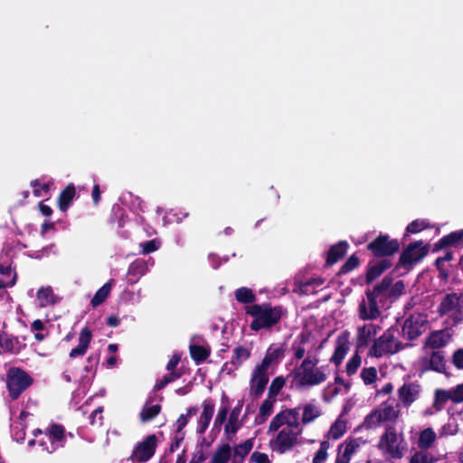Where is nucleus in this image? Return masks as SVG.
<instances>
[{"mask_svg": "<svg viewBox=\"0 0 463 463\" xmlns=\"http://www.w3.org/2000/svg\"><path fill=\"white\" fill-rule=\"evenodd\" d=\"M74 195L75 189L73 186L69 185L65 188V190H63V192L61 194L59 197V207L61 211L65 212L68 209Z\"/></svg>", "mask_w": 463, "mask_h": 463, "instance_id": "obj_43", "label": "nucleus"}, {"mask_svg": "<svg viewBox=\"0 0 463 463\" xmlns=\"http://www.w3.org/2000/svg\"><path fill=\"white\" fill-rule=\"evenodd\" d=\"M361 378L365 384H372L377 380L378 372L375 367L364 368L361 372Z\"/></svg>", "mask_w": 463, "mask_h": 463, "instance_id": "obj_50", "label": "nucleus"}, {"mask_svg": "<svg viewBox=\"0 0 463 463\" xmlns=\"http://www.w3.org/2000/svg\"><path fill=\"white\" fill-rule=\"evenodd\" d=\"M427 253L428 250L421 242L411 243L402 253L400 263L404 267H411L421 260Z\"/></svg>", "mask_w": 463, "mask_h": 463, "instance_id": "obj_17", "label": "nucleus"}, {"mask_svg": "<svg viewBox=\"0 0 463 463\" xmlns=\"http://www.w3.org/2000/svg\"><path fill=\"white\" fill-rule=\"evenodd\" d=\"M277 402V399H273L271 397H267L261 403L259 413L256 416V422L259 424H261L265 422L268 418L273 413L274 411V405Z\"/></svg>", "mask_w": 463, "mask_h": 463, "instance_id": "obj_31", "label": "nucleus"}, {"mask_svg": "<svg viewBox=\"0 0 463 463\" xmlns=\"http://www.w3.org/2000/svg\"><path fill=\"white\" fill-rule=\"evenodd\" d=\"M190 354L195 363L201 364L210 355V349L206 345L194 344L190 345Z\"/></svg>", "mask_w": 463, "mask_h": 463, "instance_id": "obj_38", "label": "nucleus"}, {"mask_svg": "<svg viewBox=\"0 0 463 463\" xmlns=\"http://www.w3.org/2000/svg\"><path fill=\"white\" fill-rule=\"evenodd\" d=\"M436 439V432L431 428H427L420 431L418 439V446L421 449H427L432 446Z\"/></svg>", "mask_w": 463, "mask_h": 463, "instance_id": "obj_36", "label": "nucleus"}, {"mask_svg": "<svg viewBox=\"0 0 463 463\" xmlns=\"http://www.w3.org/2000/svg\"><path fill=\"white\" fill-rule=\"evenodd\" d=\"M323 284H324V279H313L311 281H308L306 284H304L302 288H301V290H302V292L307 294V293L313 292L312 290L316 287L322 286Z\"/></svg>", "mask_w": 463, "mask_h": 463, "instance_id": "obj_56", "label": "nucleus"}, {"mask_svg": "<svg viewBox=\"0 0 463 463\" xmlns=\"http://www.w3.org/2000/svg\"><path fill=\"white\" fill-rule=\"evenodd\" d=\"M33 434L34 436H37V434L43 435L39 440V445L48 453H52L56 449L62 448L67 439L64 428L56 424L50 426L44 433L41 430H35Z\"/></svg>", "mask_w": 463, "mask_h": 463, "instance_id": "obj_8", "label": "nucleus"}, {"mask_svg": "<svg viewBox=\"0 0 463 463\" xmlns=\"http://www.w3.org/2000/svg\"><path fill=\"white\" fill-rule=\"evenodd\" d=\"M157 445L156 435H148L142 441L137 443L132 452V458L135 461L146 462L155 454Z\"/></svg>", "mask_w": 463, "mask_h": 463, "instance_id": "obj_14", "label": "nucleus"}, {"mask_svg": "<svg viewBox=\"0 0 463 463\" xmlns=\"http://www.w3.org/2000/svg\"><path fill=\"white\" fill-rule=\"evenodd\" d=\"M227 413H228L227 407H225V406L221 407L216 415V418L214 420V425L221 426L225 421Z\"/></svg>", "mask_w": 463, "mask_h": 463, "instance_id": "obj_60", "label": "nucleus"}, {"mask_svg": "<svg viewBox=\"0 0 463 463\" xmlns=\"http://www.w3.org/2000/svg\"><path fill=\"white\" fill-rule=\"evenodd\" d=\"M285 347L281 344L271 345L260 362V364L269 369L272 365L277 364L284 357Z\"/></svg>", "mask_w": 463, "mask_h": 463, "instance_id": "obj_24", "label": "nucleus"}, {"mask_svg": "<svg viewBox=\"0 0 463 463\" xmlns=\"http://www.w3.org/2000/svg\"><path fill=\"white\" fill-rule=\"evenodd\" d=\"M398 335V328L390 327L374 341L373 345L369 349L368 354L373 357H382L397 353L402 348Z\"/></svg>", "mask_w": 463, "mask_h": 463, "instance_id": "obj_6", "label": "nucleus"}, {"mask_svg": "<svg viewBox=\"0 0 463 463\" xmlns=\"http://www.w3.org/2000/svg\"><path fill=\"white\" fill-rule=\"evenodd\" d=\"M313 344L310 341L309 336L302 335L298 341H296L292 349L294 358L300 360L304 358L305 354H315L312 352Z\"/></svg>", "mask_w": 463, "mask_h": 463, "instance_id": "obj_25", "label": "nucleus"}, {"mask_svg": "<svg viewBox=\"0 0 463 463\" xmlns=\"http://www.w3.org/2000/svg\"><path fill=\"white\" fill-rule=\"evenodd\" d=\"M383 280H388V289H386V299L387 298H396L400 295H402L404 291V284L402 281L399 280L392 284V279L385 277Z\"/></svg>", "mask_w": 463, "mask_h": 463, "instance_id": "obj_42", "label": "nucleus"}, {"mask_svg": "<svg viewBox=\"0 0 463 463\" xmlns=\"http://www.w3.org/2000/svg\"><path fill=\"white\" fill-rule=\"evenodd\" d=\"M368 249L375 256H389L399 250V242L396 240H389V237L386 235H380L368 244Z\"/></svg>", "mask_w": 463, "mask_h": 463, "instance_id": "obj_16", "label": "nucleus"}, {"mask_svg": "<svg viewBox=\"0 0 463 463\" xmlns=\"http://www.w3.org/2000/svg\"><path fill=\"white\" fill-rule=\"evenodd\" d=\"M15 282V274L10 266H3L0 264V288L11 287Z\"/></svg>", "mask_w": 463, "mask_h": 463, "instance_id": "obj_39", "label": "nucleus"}, {"mask_svg": "<svg viewBox=\"0 0 463 463\" xmlns=\"http://www.w3.org/2000/svg\"><path fill=\"white\" fill-rule=\"evenodd\" d=\"M250 461L252 463H270L269 458L266 453L254 451L250 455Z\"/></svg>", "mask_w": 463, "mask_h": 463, "instance_id": "obj_57", "label": "nucleus"}, {"mask_svg": "<svg viewBox=\"0 0 463 463\" xmlns=\"http://www.w3.org/2000/svg\"><path fill=\"white\" fill-rule=\"evenodd\" d=\"M366 444L367 440L363 438L346 439L338 446L335 463H349Z\"/></svg>", "mask_w": 463, "mask_h": 463, "instance_id": "obj_11", "label": "nucleus"}, {"mask_svg": "<svg viewBox=\"0 0 463 463\" xmlns=\"http://www.w3.org/2000/svg\"><path fill=\"white\" fill-rule=\"evenodd\" d=\"M427 317L423 314L416 313L408 317L402 326L403 336L410 340L417 338L425 330Z\"/></svg>", "mask_w": 463, "mask_h": 463, "instance_id": "obj_15", "label": "nucleus"}, {"mask_svg": "<svg viewBox=\"0 0 463 463\" xmlns=\"http://www.w3.org/2000/svg\"><path fill=\"white\" fill-rule=\"evenodd\" d=\"M179 377L178 373L170 372L168 374L165 375L160 381H158L156 384V388L160 390L163 389L169 383L174 382Z\"/></svg>", "mask_w": 463, "mask_h": 463, "instance_id": "obj_55", "label": "nucleus"}, {"mask_svg": "<svg viewBox=\"0 0 463 463\" xmlns=\"http://www.w3.org/2000/svg\"><path fill=\"white\" fill-rule=\"evenodd\" d=\"M33 187V194L36 197H43L48 195L49 190L52 183L51 181L34 180L31 183Z\"/></svg>", "mask_w": 463, "mask_h": 463, "instance_id": "obj_45", "label": "nucleus"}, {"mask_svg": "<svg viewBox=\"0 0 463 463\" xmlns=\"http://www.w3.org/2000/svg\"><path fill=\"white\" fill-rule=\"evenodd\" d=\"M350 346V334L348 332L339 334L335 339V351L330 361L335 365H339L349 352Z\"/></svg>", "mask_w": 463, "mask_h": 463, "instance_id": "obj_19", "label": "nucleus"}, {"mask_svg": "<svg viewBox=\"0 0 463 463\" xmlns=\"http://www.w3.org/2000/svg\"><path fill=\"white\" fill-rule=\"evenodd\" d=\"M289 410H297L299 417L300 427L309 424L321 415L320 405L317 402H308Z\"/></svg>", "mask_w": 463, "mask_h": 463, "instance_id": "obj_18", "label": "nucleus"}, {"mask_svg": "<svg viewBox=\"0 0 463 463\" xmlns=\"http://www.w3.org/2000/svg\"><path fill=\"white\" fill-rule=\"evenodd\" d=\"M380 327L374 324H364L357 326L356 341L357 347L367 346L369 343L375 337Z\"/></svg>", "mask_w": 463, "mask_h": 463, "instance_id": "obj_21", "label": "nucleus"}, {"mask_svg": "<svg viewBox=\"0 0 463 463\" xmlns=\"http://www.w3.org/2000/svg\"><path fill=\"white\" fill-rule=\"evenodd\" d=\"M36 298L38 305L41 307H49L56 304L59 301V298L53 293L51 287H42L36 293Z\"/></svg>", "mask_w": 463, "mask_h": 463, "instance_id": "obj_27", "label": "nucleus"}, {"mask_svg": "<svg viewBox=\"0 0 463 463\" xmlns=\"http://www.w3.org/2000/svg\"><path fill=\"white\" fill-rule=\"evenodd\" d=\"M317 354H308L293 372V381L297 388H309L319 385L327 379V368L318 365Z\"/></svg>", "mask_w": 463, "mask_h": 463, "instance_id": "obj_2", "label": "nucleus"}, {"mask_svg": "<svg viewBox=\"0 0 463 463\" xmlns=\"http://www.w3.org/2000/svg\"><path fill=\"white\" fill-rule=\"evenodd\" d=\"M246 313L253 317V321L250 325V329L258 331L278 324L283 316V309L279 306L273 307L264 303L248 306Z\"/></svg>", "mask_w": 463, "mask_h": 463, "instance_id": "obj_4", "label": "nucleus"}, {"mask_svg": "<svg viewBox=\"0 0 463 463\" xmlns=\"http://www.w3.org/2000/svg\"><path fill=\"white\" fill-rule=\"evenodd\" d=\"M348 245L345 241H340L339 243L331 247L327 255V263L332 265L335 263L347 250Z\"/></svg>", "mask_w": 463, "mask_h": 463, "instance_id": "obj_37", "label": "nucleus"}, {"mask_svg": "<svg viewBox=\"0 0 463 463\" xmlns=\"http://www.w3.org/2000/svg\"><path fill=\"white\" fill-rule=\"evenodd\" d=\"M241 407L233 408L231 411L227 423L224 426V431L228 436H233L240 430L241 423L239 420Z\"/></svg>", "mask_w": 463, "mask_h": 463, "instance_id": "obj_30", "label": "nucleus"}, {"mask_svg": "<svg viewBox=\"0 0 463 463\" xmlns=\"http://www.w3.org/2000/svg\"><path fill=\"white\" fill-rule=\"evenodd\" d=\"M377 449L386 460H399L407 453L408 443L402 432H398L393 427H388L380 436Z\"/></svg>", "mask_w": 463, "mask_h": 463, "instance_id": "obj_3", "label": "nucleus"}, {"mask_svg": "<svg viewBox=\"0 0 463 463\" xmlns=\"http://www.w3.org/2000/svg\"><path fill=\"white\" fill-rule=\"evenodd\" d=\"M181 359V356L177 354H174L171 359L168 361L167 364H166V369L168 371H172L174 370L176 365L178 364L179 361Z\"/></svg>", "mask_w": 463, "mask_h": 463, "instance_id": "obj_64", "label": "nucleus"}, {"mask_svg": "<svg viewBox=\"0 0 463 463\" xmlns=\"http://www.w3.org/2000/svg\"><path fill=\"white\" fill-rule=\"evenodd\" d=\"M420 392V386L416 383H404L398 391L402 403L408 407L414 402Z\"/></svg>", "mask_w": 463, "mask_h": 463, "instance_id": "obj_22", "label": "nucleus"}, {"mask_svg": "<svg viewBox=\"0 0 463 463\" xmlns=\"http://www.w3.org/2000/svg\"><path fill=\"white\" fill-rule=\"evenodd\" d=\"M254 446V438L236 445L233 448V455L231 462L243 463L245 457L250 452Z\"/></svg>", "mask_w": 463, "mask_h": 463, "instance_id": "obj_28", "label": "nucleus"}, {"mask_svg": "<svg viewBox=\"0 0 463 463\" xmlns=\"http://www.w3.org/2000/svg\"><path fill=\"white\" fill-rule=\"evenodd\" d=\"M435 458L433 456L425 453L423 451H417L414 453L411 459L410 463H434Z\"/></svg>", "mask_w": 463, "mask_h": 463, "instance_id": "obj_53", "label": "nucleus"}, {"mask_svg": "<svg viewBox=\"0 0 463 463\" xmlns=\"http://www.w3.org/2000/svg\"><path fill=\"white\" fill-rule=\"evenodd\" d=\"M453 363L458 369H463V349H459L454 353Z\"/></svg>", "mask_w": 463, "mask_h": 463, "instance_id": "obj_63", "label": "nucleus"}, {"mask_svg": "<svg viewBox=\"0 0 463 463\" xmlns=\"http://www.w3.org/2000/svg\"><path fill=\"white\" fill-rule=\"evenodd\" d=\"M267 367L257 364L252 372L250 379V393L255 397H260L265 391L269 380V373Z\"/></svg>", "mask_w": 463, "mask_h": 463, "instance_id": "obj_13", "label": "nucleus"}, {"mask_svg": "<svg viewBox=\"0 0 463 463\" xmlns=\"http://www.w3.org/2000/svg\"><path fill=\"white\" fill-rule=\"evenodd\" d=\"M428 225L429 223L426 220H415L407 226L406 231L410 233H417L427 228Z\"/></svg>", "mask_w": 463, "mask_h": 463, "instance_id": "obj_54", "label": "nucleus"}, {"mask_svg": "<svg viewBox=\"0 0 463 463\" xmlns=\"http://www.w3.org/2000/svg\"><path fill=\"white\" fill-rule=\"evenodd\" d=\"M285 383L286 381L282 376H278L273 379L269 388L268 396L276 399L281 389L284 387Z\"/></svg>", "mask_w": 463, "mask_h": 463, "instance_id": "obj_48", "label": "nucleus"}, {"mask_svg": "<svg viewBox=\"0 0 463 463\" xmlns=\"http://www.w3.org/2000/svg\"><path fill=\"white\" fill-rule=\"evenodd\" d=\"M426 368L435 371H441L444 368L442 355L438 352H432L430 358V365Z\"/></svg>", "mask_w": 463, "mask_h": 463, "instance_id": "obj_51", "label": "nucleus"}, {"mask_svg": "<svg viewBox=\"0 0 463 463\" xmlns=\"http://www.w3.org/2000/svg\"><path fill=\"white\" fill-rule=\"evenodd\" d=\"M33 383V378L24 370L12 367L6 374V387L10 397L17 399Z\"/></svg>", "mask_w": 463, "mask_h": 463, "instance_id": "obj_10", "label": "nucleus"}, {"mask_svg": "<svg viewBox=\"0 0 463 463\" xmlns=\"http://www.w3.org/2000/svg\"><path fill=\"white\" fill-rule=\"evenodd\" d=\"M91 332L89 328L84 327L79 335V345L75 348L71 349L70 357L74 358L84 355L91 341Z\"/></svg>", "mask_w": 463, "mask_h": 463, "instance_id": "obj_26", "label": "nucleus"}, {"mask_svg": "<svg viewBox=\"0 0 463 463\" xmlns=\"http://www.w3.org/2000/svg\"><path fill=\"white\" fill-rule=\"evenodd\" d=\"M148 271L147 264L145 260H137L132 262L128 268V275L129 277H134L133 279H129L131 283H136L138 279L144 276Z\"/></svg>", "mask_w": 463, "mask_h": 463, "instance_id": "obj_32", "label": "nucleus"}, {"mask_svg": "<svg viewBox=\"0 0 463 463\" xmlns=\"http://www.w3.org/2000/svg\"><path fill=\"white\" fill-rule=\"evenodd\" d=\"M391 266L392 263L389 260H383L378 263L373 265L367 272V279L370 281L375 279Z\"/></svg>", "mask_w": 463, "mask_h": 463, "instance_id": "obj_40", "label": "nucleus"}, {"mask_svg": "<svg viewBox=\"0 0 463 463\" xmlns=\"http://www.w3.org/2000/svg\"><path fill=\"white\" fill-rule=\"evenodd\" d=\"M203 411L197 420L196 432L199 434H203L214 413L215 405L212 400H205L202 404Z\"/></svg>", "mask_w": 463, "mask_h": 463, "instance_id": "obj_20", "label": "nucleus"}, {"mask_svg": "<svg viewBox=\"0 0 463 463\" xmlns=\"http://www.w3.org/2000/svg\"><path fill=\"white\" fill-rule=\"evenodd\" d=\"M463 240V231H457L453 232L447 236H444L442 239L439 241V242L436 244V247L445 248V247H451V246H457L458 243H460Z\"/></svg>", "mask_w": 463, "mask_h": 463, "instance_id": "obj_35", "label": "nucleus"}, {"mask_svg": "<svg viewBox=\"0 0 463 463\" xmlns=\"http://www.w3.org/2000/svg\"><path fill=\"white\" fill-rule=\"evenodd\" d=\"M449 340V334L444 331H436L428 337L426 345L432 349H438L446 345Z\"/></svg>", "mask_w": 463, "mask_h": 463, "instance_id": "obj_33", "label": "nucleus"}, {"mask_svg": "<svg viewBox=\"0 0 463 463\" xmlns=\"http://www.w3.org/2000/svg\"><path fill=\"white\" fill-rule=\"evenodd\" d=\"M362 364V358L361 356L358 354V353H355L351 358L350 360L348 361V363L346 364V373L348 375H353L356 373V371L358 370V368L360 367Z\"/></svg>", "mask_w": 463, "mask_h": 463, "instance_id": "obj_52", "label": "nucleus"}, {"mask_svg": "<svg viewBox=\"0 0 463 463\" xmlns=\"http://www.w3.org/2000/svg\"><path fill=\"white\" fill-rule=\"evenodd\" d=\"M388 283V280H383L372 291L366 293V297L363 298L358 307V315L361 319L374 320L380 317V309L386 300Z\"/></svg>", "mask_w": 463, "mask_h": 463, "instance_id": "obj_5", "label": "nucleus"}, {"mask_svg": "<svg viewBox=\"0 0 463 463\" xmlns=\"http://www.w3.org/2000/svg\"><path fill=\"white\" fill-rule=\"evenodd\" d=\"M160 409L159 404L146 403L140 413L141 420L144 422L151 420L160 412Z\"/></svg>", "mask_w": 463, "mask_h": 463, "instance_id": "obj_46", "label": "nucleus"}, {"mask_svg": "<svg viewBox=\"0 0 463 463\" xmlns=\"http://www.w3.org/2000/svg\"><path fill=\"white\" fill-rule=\"evenodd\" d=\"M449 401L456 404L463 403V383L449 390L437 389L435 391L433 407L436 411H441Z\"/></svg>", "mask_w": 463, "mask_h": 463, "instance_id": "obj_12", "label": "nucleus"}, {"mask_svg": "<svg viewBox=\"0 0 463 463\" xmlns=\"http://www.w3.org/2000/svg\"><path fill=\"white\" fill-rule=\"evenodd\" d=\"M458 432V427L453 423H447L439 431V436L443 437L447 435H453Z\"/></svg>", "mask_w": 463, "mask_h": 463, "instance_id": "obj_58", "label": "nucleus"}, {"mask_svg": "<svg viewBox=\"0 0 463 463\" xmlns=\"http://www.w3.org/2000/svg\"><path fill=\"white\" fill-rule=\"evenodd\" d=\"M114 285V279H109L105 283L94 295L90 303L93 307H98L102 304L109 297L111 288Z\"/></svg>", "mask_w": 463, "mask_h": 463, "instance_id": "obj_34", "label": "nucleus"}, {"mask_svg": "<svg viewBox=\"0 0 463 463\" xmlns=\"http://www.w3.org/2000/svg\"><path fill=\"white\" fill-rule=\"evenodd\" d=\"M303 432L297 410H282L269 422L267 433L272 435L269 446L272 452L285 454L298 443Z\"/></svg>", "mask_w": 463, "mask_h": 463, "instance_id": "obj_1", "label": "nucleus"}, {"mask_svg": "<svg viewBox=\"0 0 463 463\" xmlns=\"http://www.w3.org/2000/svg\"><path fill=\"white\" fill-rule=\"evenodd\" d=\"M438 313L446 317L452 324L463 322V295L449 293L445 295L438 307Z\"/></svg>", "mask_w": 463, "mask_h": 463, "instance_id": "obj_7", "label": "nucleus"}, {"mask_svg": "<svg viewBox=\"0 0 463 463\" xmlns=\"http://www.w3.org/2000/svg\"><path fill=\"white\" fill-rule=\"evenodd\" d=\"M102 408L96 409L91 415L90 416V423L91 424H101L102 422Z\"/></svg>", "mask_w": 463, "mask_h": 463, "instance_id": "obj_62", "label": "nucleus"}, {"mask_svg": "<svg viewBox=\"0 0 463 463\" xmlns=\"http://www.w3.org/2000/svg\"><path fill=\"white\" fill-rule=\"evenodd\" d=\"M232 447L229 443L220 445L216 448L208 463H228L232 461Z\"/></svg>", "mask_w": 463, "mask_h": 463, "instance_id": "obj_29", "label": "nucleus"}, {"mask_svg": "<svg viewBox=\"0 0 463 463\" xmlns=\"http://www.w3.org/2000/svg\"><path fill=\"white\" fill-rule=\"evenodd\" d=\"M330 449V443L327 440L320 442L318 450L315 453L312 463H325L328 457V449Z\"/></svg>", "mask_w": 463, "mask_h": 463, "instance_id": "obj_47", "label": "nucleus"}, {"mask_svg": "<svg viewBox=\"0 0 463 463\" xmlns=\"http://www.w3.org/2000/svg\"><path fill=\"white\" fill-rule=\"evenodd\" d=\"M141 247L142 252L147 254L156 250L159 248V242L155 240H152L142 243Z\"/></svg>", "mask_w": 463, "mask_h": 463, "instance_id": "obj_59", "label": "nucleus"}, {"mask_svg": "<svg viewBox=\"0 0 463 463\" xmlns=\"http://www.w3.org/2000/svg\"><path fill=\"white\" fill-rule=\"evenodd\" d=\"M358 263H359V260H358L357 257L353 255L345 263L342 269L345 272H348V271L352 270L353 269H354L355 267H357Z\"/></svg>", "mask_w": 463, "mask_h": 463, "instance_id": "obj_61", "label": "nucleus"}, {"mask_svg": "<svg viewBox=\"0 0 463 463\" xmlns=\"http://www.w3.org/2000/svg\"><path fill=\"white\" fill-rule=\"evenodd\" d=\"M197 412L196 407H191L187 410L185 414L180 415L175 422L176 430L181 431L188 423L189 420Z\"/></svg>", "mask_w": 463, "mask_h": 463, "instance_id": "obj_49", "label": "nucleus"}, {"mask_svg": "<svg viewBox=\"0 0 463 463\" xmlns=\"http://www.w3.org/2000/svg\"><path fill=\"white\" fill-rule=\"evenodd\" d=\"M235 298L238 302L247 304L253 303L256 300V297L252 290L248 288H240L234 292Z\"/></svg>", "mask_w": 463, "mask_h": 463, "instance_id": "obj_44", "label": "nucleus"}, {"mask_svg": "<svg viewBox=\"0 0 463 463\" xmlns=\"http://www.w3.org/2000/svg\"><path fill=\"white\" fill-rule=\"evenodd\" d=\"M398 416L399 410L392 403L384 402L364 418L363 427L376 429L383 423L395 421Z\"/></svg>", "mask_w": 463, "mask_h": 463, "instance_id": "obj_9", "label": "nucleus"}, {"mask_svg": "<svg viewBox=\"0 0 463 463\" xmlns=\"http://www.w3.org/2000/svg\"><path fill=\"white\" fill-rule=\"evenodd\" d=\"M250 356V350L244 346H237L233 350V354L230 364L226 363L223 365L222 371H227L231 373L232 371L238 369L242 363L248 360Z\"/></svg>", "mask_w": 463, "mask_h": 463, "instance_id": "obj_23", "label": "nucleus"}, {"mask_svg": "<svg viewBox=\"0 0 463 463\" xmlns=\"http://www.w3.org/2000/svg\"><path fill=\"white\" fill-rule=\"evenodd\" d=\"M346 432V422L342 419H337L327 432V438L338 439Z\"/></svg>", "mask_w": 463, "mask_h": 463, "instance_id": "obj_41", "label": "nucleus"}]
</instances>
